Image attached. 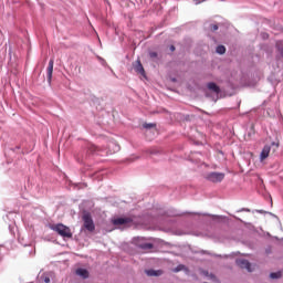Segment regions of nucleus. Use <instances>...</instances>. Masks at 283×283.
<instances>
[{
    "label": "nucleus",
    "instance_id": "obj_26",
    "mask_svg": "<svg viewBox=\"0 0 283 283\" xmlns=\"http://www.w3.org/2000/svg\"><path fill=\"white\" fill-rule=\"evenodd\" d=\"M149 154H157L156 150H148Z\"/></svg>",
    "mask_w": 283,
    "mask_h": 283
},
{
    "label": "nucleus",
    "instance_id": "obj_25",
    "mask_svg": "<svg viewBox=\"0 0 283 283\" xmlns=\"http://www.w3.org/2000/svg\"><path fill=\"white\" fill-rule=\"evenodd\" d=\"M118 149H120V147L118 145H115V151H118Z\"/></svg>",
    "mask_w": 283,
    "mask_h": 283
},
{
    "label": "nucleus",
    "instance_id": "obj_11",
    "mask_svg": "<svg viewBox=\"0 0 283 283\" xmlns=\"http://www.w3.org/2000/svg\"><path fill=\"white\" fill-rule=\"evenodd\" d=\"M76 275L83 277L84 280H87V277H90V272H87L86 269L80 268L76 270Z\"/></svg>",
    "mask_w": 283,
    "mask_h": 283
},
{
    "label": "nucleus",
    "instance_id": "obj_10",
    "mask_svg": "<svg viewBox=\"0 0 283 283\" xmlns=\"http://www.w3.org/2000/svg\"><path fill=\"white\" fill-rule=\"evenodd\" d=\"M207 87L208 90H210V92H214V94H220V86H218V84H216L214 82H209Z\"/></svg>",
    "mask_w": 283,
    "mask_h": 283
},
{
    "label": "nucleus",
    "instance_id": "obj_22",
    "mask_svg": "<svg viewBox=\"0 0 283 283\" xmlns=\"http://www.w3.org/2000/svg\"><path fill=\"white\" fill-rule=\"evenodd\" d=\"M170 52H176V46L170 45Z\"/></svg>",
    "mask_w": 283,
    "mask_h": 283
},
{
    "label": "nucleus",
    "instance_id": "obj_1",
    "mask_svg": "<svg viewBox=\"0 0 283 283\" xmlns=\"http://www.w3.org/2000/svg\"><path fill=\"white\" fill-rule=\"evenodd\" d=\"M49 227L51 231H55V233H59L62 238H72V230L63 223L51 224Z\"/></svg>",
    "mask_w": 283,
    "mask_h": 283
},
{
    "label": "nucleus",
    "instance_id": "obj_15",
    "mask_svg": "<svg viewBox=\"0 0 283 283\" xmlns=\"http://www.w3.org/2000/svg\"><path fill=\"white\" fill-rule=\"evenodd\" d=\"M143 127H144V129H151V128H154V127H156V124H154V123H149V124H144L143 125Z\"/></svg>",
    "mask_w": 283,
    "mask_h": 283
},
{
    "label": "nucleus",
    "instance_id": "obj_2",
    "mask_svg": "<svg viewBox=\"0 0 283 283\" xmlns=\"http://www.w3.org/2000/svg\"><path fill=\"white\" fill-rule=\"evenodd\" d=\"M83 222H84V229H86V231H88L90 233H94V231H96V226L94 224V220L92 219V216L84 214Z\"/></svg>",
    "mask_w": 283,
    "mask_h": 283
},
{
    "label": "nucleus",
    "instance_id": "obj_7",
    "mask_svg": "<svg viewBox=\"0 0 283 283\" xmlns=\"http://www.w3.org/2000/svg\"><path fill=\"white\" fill-rule=\"evenodd\" d=\"M54 72V60L51 59L49 62L48 71H46V76H48V82L52 83V73Z\"/></svg>",
    "mask_w": 283,
    "mask_h": 283
},
{
    "label": "nucleus",
    "instance_id": "obj_19",
    "mask_svg": "<svg viewBox=\"0 0 283 283\" xmlns=\"http://www.w3.org/2000/svg\"><path fill=\"white\" fill-rule=\"evenodd\" d=\"M185 269V265L180 264L175 269V273H178Z\"/></svg>",
    "mask_w": 283,
    "mask_h": 283
},
{
    "label": "nucleus",
    "instance_id": "obj_17",
    "mask_svg": "<svg viewBox=\"0 0 283 283\" xmlns=\"http://www.w3.org/2000/svg\"><path fill=\"white\" fill-rule=\"evenodd\" d=\"M242 212L251 213V209H249V208H241L240 210H238V213H242Z\"/></svg>",
    "mask_w": 283,
    "mask_h": 283
},
{
    "label": "nucleus",
    "instance_id": "obj_27",
    "mask_svg": "<svg viewBox=\"0 0 283 283\" xmlns=\"http://www.w3.org/2000/svg\"><path fill=\"white\" fill-rule=\"evenodd\" d=\"M258 213H264V210H256Z\"/></svg>",
    "mask_w": 283,
    "mask_h": 283
},
{
    "label": "nucleus",
    "instance_id": "obj_16",
    "mask_svg": "<svg viewBox=\"0 0 283 283\" xmlns=\"http://www.w3.org/2000/svg\"><path fill=\"white\" fill-rule=\"evenodd\" d=\"M209 30H210V32H216V31H218V24H210V25H209Z\"/></svg>",
    "mask_w": 283,
    "mask_h": 283
},
{
    "label": "nucleus",
    "instance_id": "obj_12",
    "mask_svg": "<svg viewBox=\"0 0 283 283\" xmlns=\"http://www.w3.org/2000/svg\"><path fill=\"white\" fill-rule=\"evenodd\" d=\"M146 275H148L149 277H158L160 275V271L147 270Z\"/></svg>",
    "mask_w": 283,
    "mask_h": 283
},
{
    "label": "nucleus",
    "instance_id": "obj_24",
    "mask_svg": "<svg viewBox=\"0 0 283 283\" xmlns=\"http://www.w3.org/2000/svg\"><path fill=\"white\" fill-rule=\"evenodd\" d=\"M196 1V4L198 6V3H202V1L205 0H195Z\"/></svg>",
    "mask_w": 283,
    "mask_h": 283
},
{
    "label": "nucleus",
    "instance_id": "obj_28",
    "mask_svg": "<svg viewBox=\"0 0 283 283\" xmlns=\"http://www.w3.org/2000/svg\"><path fill=\"white\" fill-rule=\"evenodd\" d=\"M263 36H264V39H268V38H269V34L265 33Z\"/></svg>",
    "mask_w": 283,
    "mask_h": 283
},
{
    "label": "nucleus",
    "instance_id": "obj_6",
    "mask_svg": "<svg viewBox=\"0 0 283 283\" xmlns=\"http://www.w3.org/2000/svg\"><path fill=\"white\" fill-rule=\"evenodd\" d=\"M136 245L138 247V249H142L143 251H149L154 249V243L142 242L140 238L137 239Z\"/></svg>",
    "mask_w": 283,
    "mask_h": 283
},
{
    "label": "nucleus",
    "instance_id": "obj_9",
    "mask_svg": "<svg viewBox=\"0 0 283 283\" xmlns=\"http://www.w3.org/2000/svg\"><path fill=\"white\" fill-rule=\"evenodd\" d=\"M271 154V146L265 145L261 151L260 160H266V157Z\"/></svg>",
    "mask_w": 283,
    "mask_h": 283
},
{
    "label": "nucleus",
    "instance_id": "obj_23",
    "mask_svg": "<svg viewBox=\"0 0 283 283\" xmlns=\"http://www.w3.org/2000/svg\"><path fill=\"white\" fill-rule=\"evenodd\" d=\"M44 282H45V283H50V276H45V277H44Z\"/></svg>",
    "mask_w": 283,
    "mask_h": 283
},
{
    "label": "nucleus",
    "instance_id": "obj_5",
    "mask_svg": "<svg viewBox=\"0 0 283 283\" xmlns=\"http://www.w3.org/2000/svg\"><path fill=\"white\" fill-rule=\"evenodd\" d=\"M132 222H133V220H132V218H129V217H126V218H123V217H120V218H117V219H114L113 220V224L115 226V227H120V226H125V224H132Z\"/></svg>",
    "mask_w": 283,
    "mask_h": 283
},
{
    "label": "nucleus",
    "instance_id": "obj_4",
    "mask_svg": "<svg viewBox=\"0 0 283 283\" xmlns=\"http://www.w3.org/2000/svg\"><path fill=\"white\" fill-rule=\"evenodd\" d=\"M235 264L240 269H247V271H249V273H251V271H253V270H251V262H249V260H247V259H237Z\"/></svg>",
    "mask_w": 283,
    "mask_h": 283
},
{
    "label": "nucleus",
    "instance_id": "obj_29",
    "mask_svg": "<svg viewBox=\"0 0 283 283\" xmlns=\"http://www.w3.org/2000/svg\"><path fill=\"white\" fill-rule=\"evenodd\" d=\"M202 216H211V214H209V213H203Z\"/></svg>",
    "mask_w": 283,
    "mask_h": 283
},
{
    "label": "nucleus",
    "instance_id": "obj_21",
    "mask_svg": "<svg viewBox=\"0 0 283 283\" xmlns=\"http://www.w3.org/2000/svg\"><path fill=\"white\" fill-rule=\"evenodd\" d=\"M98 59H99V61H101L102 65H106V64H107V62H105V60H104V59H102V57H98Z\"/></svg>",
    "mask_w": 283,
    "mask_h": 283
},
{
    "label": "nucleus",
    "instance_id": "obj_3",
    "mask_svg": "<svg viewBox=\"0 0 283 283\" xmlns=\"http://www.w3.org/2000/svg\"><path fill=\"white\" fill-rule=\"evenodd\" d=\"M206 178L210 182H222L224 180V172H209Z\"/></svg>",
    "mask_w": 283,
    "mask_h": 283
},
{
    "label": "nucleus",
    "instance_id": "obj_20",
    "mask_svg": "<svg viewBox=\"0 0 283 283\" xmlns=\"http://www.w3.org/2000/svg\"><path fill=\"white\" fill-rule=\"evenodd\" d=\"M96 151H98V147H96V146H91V153L92 154H96Z\"/></svg>",
    "mask_w": 283,
    "mask_h": 283
},
{
    "label": "nucleus",
    "instance_id": "obj_13",
    "mask_svg": "<svg viewBox=\"0 0 283 283\" xmlns=\"http://www.w3.org/2000/svg\"><path fill=\"white\" fill-rule=\"evenodd\" d=\"M270 277L272 280H280V277H282V272H272L270 273Z\"/></svg>",
    "mask_w": 283,
    "mask_h": 283
},
{
    "label": "nucleus",
    "instance_id": "obj_18",
    "mask_svg": "<svg viewBox=\"0 0 283 283\" xmlns=\"http://www.w3.org/2000/svg\"><path fill=\"white\" fill-rule=\"evenodd\" d=\"M149 56H150V59H158V53H156L155 51H151L149 53Z\"/></svg>",
    "mask_w": 283,
    "mask_h": 283
},
{
    "label": "nucleus",
    "instance_id": "obj_14",
    "mask_svg": "<svg viewBox=\"0 0 283 283\" xmlns=\"http://www.w3.org/2000/svg\"><path fill=\"white\" fill-rule=\"evenodd\" d=\"M216 52L217 54H224V52H227V48H224V45H218Z\"/></svg>",
    "mask_w": 283,
    "mask_h": 283
},
{
    "label": "nucleus",
    "instance_id": "obj_8",
    "mask_svg": "<svg viewBox=\"0 0 283 283\" xmlns=\"http://www.w3.org/2000/svg\"><path fill=\"white\" fill-rule=\"evenodd\" d=\"M133 67L134 71L137 72V74L145 76V67H143V63H140V60H137Z\"/></svg>",
    "mask_w": 283,
    "mask_h": 283
}]
</instances>
